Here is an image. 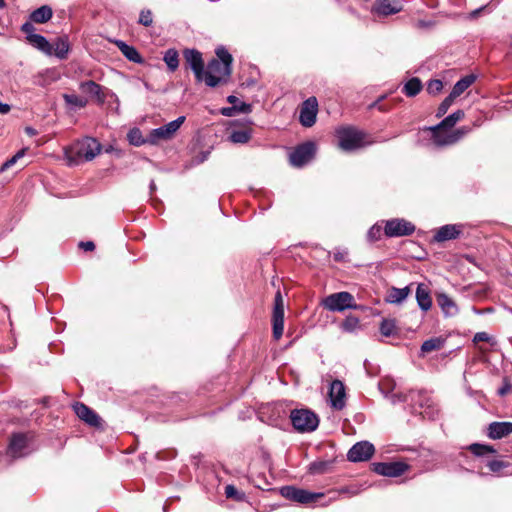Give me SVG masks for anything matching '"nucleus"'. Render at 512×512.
<instances>
[{"mask_svg": "<svg viewBox=\"0 0 512 512\" xmlns=\"http://www.w3.org/2000/svg\"><path fill=\"white\" fill-rule=\"evenodd\" d=\"M102 149L101 144L92 137H85L64 150L65 160L69 166H77L93 160Z\"/></svg>", "mask_w": 512, "mask_h": 512, "instance_id": "f257e3e1", "label": "nucleus"}, {"mask_svg": "<svg viewBox=\"0 0 512 512\" xmlns=\"http://www.w3.org/2000/svg\"><path fill=\"white\" fill-rule=\"evenodd\" d=\"M338 146L346 152L354 151L372 143L367 140V134L352 126H342L336 129Z\"/></svg>", "mask_w": 512, "mask_h": 512, "instance_id": "f03ea898", "label": "nucleus"}, {"mask_svg": "<svg viewBox=\"0 0 512 512\" xmlns=\"http://www.w3.org/2000/svg\"><path fill=\"white\" fill-rule=\"evenodd\" d=\"M258 417L268 425L285 430L288 424L287 404L284 402L267 404L260 408Z\"/></svg>", "mask_w": 512, "mask_h": 512, "instance_id": "7ed1b4c3", "label": "nucleus"}, {"mask_svg": "<svg viewBox=\"0 0 512 512\" xmlns=\"http://www.w3.org/2000/svg\"><path fill=\"white\" fill-rule=\"evenodd\" d=\"M290 422L298 432L309 433L317 429L319 418L309 409H294L290 411Z\"/></svg>", "mask_w": 512, "mask_h": 512, "instance_id": "20e7f679", "label": "nucleus"}, {"mask_svg": "<svg viewBox=\"0 0 512 512\" xmlns=\"http://www.w3.org/2000/svg\"><path fill=\"white\" fill-rule=\"evenodd\" d=\"M32 436L26 433H13L7 447V455L13 459L26 457L34 450Z\"/></svg>", "mask_w": 512, "mask_h": 512, "instance_id": "39448f33", "label": "nucleus"}, {"mask_svg": "<svg viewBox=\"0 0 512 512\" xmlns=\"http://www.w3.org/2000/svg\"><path fill=\"white\" fill-rule=\"evenodd\" d=\"M231 74V67L224 65L217 59H212L204 69L203 81L209 87H216L225 82Z\"/></svg>", "mask_w": 512, "mask_h": 512, "instance_id": "423d86ee", "label": "nucleus"}, {"mask_svg": "<svg viewBox=\"0 0 512 512\" xmlns=\"http://www.w3.org/2000/svg\"><path fill=\"white\" fill-rule=\"evenodd\" d=\"M324 308L332 312H341L355 308L354 297L349 292H338L328 295L322 302Z\"/></svg>", "mask_w": 512, "mask_h": 512, "instance_id": "0eeeda50", "label": "nucleus"}, {"mask_svg": "<svg viewBox=\"0 0 512 512\" xmlns=\"http://www.w3.org/2000/svg\"><path fill=\"white\" fill-rule=\"evenodd\" d=\"M272 331L273 338L276 341L282 337L284 331V303L280 290L276 292L274 298Z\"/></svg>", "mask_w": 512, "mask_h": 512, "instance_id": "6e6552de", "label": "nucleus"}, {"mask_svg": "<svg viewBox=\"0 0 512 512\" xmlns=\"http://www.w3.org/2000/svg\"><path fill=\"white\" fill-rule=\"evenodd\" d=\"M316 146L313 142H305L297 146L290 153V164L295 167H303L308 164L315 156Z\"/></svg>", "mask_w": 512, "mask_h": 512, "instance_id": "1a4fd4ad", "label": "nucleus"}, {"mask_svg": "<svg viewBox=\"0 0 512 512\" xmlns=\"http://www.w3.org/2000/svg\"><path fill=\"white\" fill-rule=\"evenodd\" d=\"M318 114V101L317 98L312 96L306 99L299 109V122L303 127H312L317 120Z\"/></svg>", "mask_w": 512, "mask_h": 512, "instance_id": "9d476101", "label": "nucleus"}, {"mask_svg": "<svg viewBox=\"0 0 512 512\" xmlns=\"http://www.w3.org/2000/svg\"><path fill=\"white\" fill-rule=\"evenodd\" d=\"M185 121V116H179L177 119L159 127L153 129L150 132L149 142L155 144L159 140H168L171 139L177 130L181 127V125Z\"/></svg>", "mask_w": 512, "mask_h": 512, "instance_id": "9b49d317", "label": "nucleus"}, {"mask_svg": "<svg viewBox=\"0 0 512 512\" xmlns=\"http://www.w3.org/2000/svg\"><path fill=\"white\" fill-rule=\"evenodd\" d=\"M373 471L386 477H398L404 474L409 465L402 461L396 462H377L372 464Z\"/></svg>", "mask_w": 512, "mask_h": 512, "instance_id": "f8f14e48", "label": "nucleus"}, {"mask_svg": "<svg viewBox=\"0 0 512 512\" xmlns=\"http://www.w3.org/2000/svg\"><path fill=\"white\" fill-rule=\"evenodd\" d=\"M375 448L368 441H361L354 444L347 453V459L351 462L368 461L374 454Z\"/></svg>", "mask_w": 512, "mask_h": 512, "instance_id": "ddd939ff", "label": "nucleus"}, {"mask_svg": "<svg viewBox=\"0 0 512 512\" xmlns=\"http://www.w3.org/2000/svg\"><path fill=\"white\" fill-rule=\"evenodd\" d=\"M415 231V226L404 219H392L386 222L385 235L388 237H400L411 235Z\"/></svg>", "mask_w": 512, "mask_h": 512, "instance_id": "4468645a", "label": "nucleus"}, {"mask_svg": "<svg viewBox=\"0 0 512 512\" xmlns=\"http://www.w3.org/2000/svg\"><path fill=\"white\" fill-rule=\"evenodd\" d=\"M186 64L194 72L195 78L198 82L203 81L204 77V62L202 54L196 49H185L183 52Z\"/></svg>", "mask_w": 512, "mask_h": 512, "instance_id": "2eb2a0df", "label": "nucleus"}, {"mask_svg": "<svg viewBox=\"0 0 512 512\" xmlns=\"http://www.w3.org/2000/svg\"><path fill=\"white\" fill-rule=\"evenodd\" d=\"M345 387L340 380L332 381L329 389V398L331 406L337 410H341L345 406Z\"/></svg>", "mask_w": 512, "mask_h": 512, "instance_id": "dca6fc26", "label": "nucleus"}, {"mask_svg": "<svg viewBox=\"0 0 512 512\" xmlns=\"http://www.w3.org/2000/svg\"><path fill=\"white\" fill-rule=\"evenodd\" d=\"M324 497V493H313L304 489H297L290 486V500L301 503H316L320 498Z\"/></svg>", "mask_w": 512, "mask_h": 512, "instance_id": "f3484780", "label": "nucleus"}, {"mask_svg": "<svg viewBox=\"0 0 512 512\" xmlns=\"http://www.w3.org/2000/svg\"><path fill=\"white\" fill-rule=\"evenodd\" d=\"M462 228H463L462 225H457V224L444 225L436 231V233L434 235V241L444 242V241L456 239L462 233Z\"/></svg>", "mask_w": 512, "mask_h": 512, "instance_id": "a211bd4d", "label": "nucleus"}, {"mask_svg": "<svg viewBox=\"0 0 512 512\" xmlns=\"http://www.w3.org/2000/svg\"><path fill=\"white\" fill-rule=\"evenodd\" d=\"M76 415L87 424L98 427L100 425V417L87 405L83 403H76L74 405Z\"/></svg>", "mask_w": 512, "mask_h": 512, "instance_id": "6ab92c4d", "label": "nucleus"}, {"mask_svg": "<svg viewBox=\"0 0 512 512\" xmlns=\"http://www.w3.org/2000/svg\"><path fill=\"white\" fill-rule=\"evenodd\" d=\"M401 11V6L397 0H376L373 12L379 16H388Z\"/></svg>", "mask_w": 512, "mask_h": 512, "instance_id": "aec40b11", "label": "nucleus"}, {"mask_svg": "<svg viewBox=\"0 0 512 512\" xmlns=\"http://www.w3.org/2000/svg\"><path fill=\"white\" fill-rule=\"evenodd\" d=\"M437 304L446 317H453L458 314L459 308L455 301L445 293L436 295Z\"/></svg>", "mask_w": 512, "mask_h": 512, "instance_id": "412c9836", "label": "nucleus"}, {"mask_svg": "<svg viewBox=\"0 0 512 512\" xmlns=\"http://www.w3.org/2000/svg\"><path fill=\"white\" fill-rule=\"evenodd\" d=\"M416 301L422 311H428L432 307V298L429 287L424 283H419L416 289Z\"/></svg>", "mask_w": 512, "mask_h": 512, "instance_id": "4be33fe9", "label": "nucleus"}, {"mask_svg": "<svg viewBox=\"0 0 512 512\" xmlns=\"http://www.w3.org/2000/svg\"><path fill=\"white\" fill-rule=\"evenodd\" d=\"M512 433V422H492L488 427L491 439H501Z\"/></svg>", "mask_w": 512, "mask_h": 512, "instance_id": "5701e85b", "label": "nucleus"}, {"mask_svg": "<svg viewBox=\"0 0 512 512\" xmlns=\"http://www.w3.org/2000/svg\"><path fill=\"white\" fill-rule=\"evenodd\" d=\"M396 387L395 382L392 379H383L379 383V389L381 393L386 397H390L393 404L397 402L405 401V397L400 393H393Z\"/></svg>", "mask_w": 512, "mask_h": 512, "instance_id": "b1692460", "label": "nucleus"}, {"mask_svg": "<svg viewBox=\"0 0 512 512\" xmlns=\"http://www.w3.org/2000/svg\"><path fill=\"white\" fill-rule=\"evenodd\" d=\"M410 293V286H406L404 288L391 287L387 291L385 300L391 304H401L406 300Z\"/></svg>", "mask_w": 512, "mask_h": 512, "instance_id": "393cba45", "label": "nucleus"}, {"mask_svg": "<svg viewBox=\"0 0 512 512\" xmlns=\"http://www.w3.org/2000/svg\"><path fill=\"white\" fill-rule=\"evenodd\" d=\"M475 80L476 76L474 74H468L462 77L459 81L455 83L450 94H452V97H459L462 93L465 92L466 89H468L475 82Z\"/></svg>", "mask_w": 512, "mask_h": 512, "instance_id": "a878e982", "label": "nucleus"}, {"mask_svg": "<svg viewBox=\"0 0 512 512\" xmlns=\"http://www.w3.org/2000/svg\"><path fill=\"white\" fill-rule=\"evenodd\" d=\"M116 45L118 46V48L120 49L122 54L129 61L134 62V63H138V64L143 62V58L141 57L139 52L133 46H130V45L126 44L125 42L121 41V40L116 41Z\"/></svg>", "mask_w": 512, "mask_h": 512, "instance_id": "bb28decb", "label": "nucleus"}, {"mask_svg": "<svg viewBox=\"0 0 512 512\" xmlns=\"http://www.w3.org/2000/svg\"><path fill=\"white\" fill-rule=\"evenodd\" d=\"M428 129L432 132V141L437 147L453 145V143H450V133H442L440 131L441 129H444L443 127H438V125H436L434 127H429Z\"/></svg>", "mask_w": 512, "mask_h": 512, "instance_id": "cd10ccee", "label": "nucleus"}, {"mask_svg": "<svg viewBox=\"0 0 512 512\" xmlns=\"http://www.w3.org/2000/svg\"><path fill=\"white\" fill-rule=\"evenodd\" d=\"M79 88L83 93L90 94V95L94 96L95 98H97L98 101H100V102L104 101V95L102 93V88L96 82H94L92 80L81 82L79 85Z\"/></svg>", "mask_w": 512, "mask_h": 512, "instance_id": "c85d7f7f", "label": "nucleus"}, {"mask_svg": "<svg viewBox=\"0 0 512 512\" xmlns=\"http://www.w3.org/2000/svg\"><path fill=\"white\" fill-rule=\"evenodd\" d=\"M53 15L51 7L43 5L30 14V20L34 23H45L51 19Z\"/></svg>", "mask_w": 512, "mask_h": 512, "instance_id": "c756f323", "label": "nucleus"}, {"mask_svg": "<svg viewBox=\"0 0 512 512\" xmlns=\"http://www.w3.org/2000/svg\"><path fill=\"white\" fill-rule=\"evenodd\" d=\"M52 45V54L59 59H65L68 55L70 46L66 37L58 38Z\"/></svg>", "mask_w": 512, "mask_h": 512, "instance_id": "7c9ffc66", "label": "nucleus"}, {"mask_svg": "<svg viewBox=\"0 0 512 512\" xmlns=\"http://www.w3.org/2000/svg\"><path fill=\"white\" fill-rule=\"evenodd\" d=\"M445 345V339L442 337H434L427 339L421 345V353L427 354L433 351H438L442 349Z\"/></svg>", "mask_w": 512, "mask_h": 512, "instance_id": "2f4dec72", "label": "nucleus"}, {"mask_svg": "<svg viewBox=\"0 0 512 512\" xmlns=\"http://www.w3.org/2000/svg\"><path fill=\"white\" fill-rule=\"evenodd\" d=\"M32 39L28 41L32 46L37 48L38 50L42 51L43 53L47 55H52V45L48 42V40L40 35H32Z\"/></svg>", "mask_w": 512, "mask_h": 512, "instance_id": "473e14b6", "label": "nucleus"}, {"mask_svg": "<svg viewBox=\"0 0 512 512\" xmlns=\"http://www.w3.org/2000/svg\"><path fill=\"white\" fill-rule=\"evenodd\" d=\"M381 335L385 337L396 336L399 333V329L395 319H383L379 327Z\"/></svg>", "mask_w": 512, "mask_h": 512, "instance_id": "72a5a7b5", "label": "nucleus"}, {"mask_svg": "<svg viewBox=\"0 0 512 512\" xmlns=\"http://www.w3.org/2000/svg\"><path fill=\"white\" fill-rule=\"evenodd\" d=\"M421 90H422V83L416 77L408 80L403 87V93L408 97L416 96Z\"/></svg>", "mask_w": 512, "mask_h": 512, "instance_id": "f704fd0d", "label": "nucleus"}, {"mask_svg": "<svg viewBox=\"0 0 512 512\" xmlns=\"http://www.w3.org/2000/svg\"><path fill=\"white\" fill-rule=\"evenodd\" d=\"M251 138V129L233 130L229 136L231 142L245 144Z\"/></svg>", "mask_w": 512, "mask_h": 512, "instance_id": "c9c22d12", "label": "nucleus"}, {"mask_svg": "<svg viewBox=\"0 0 512 512\" xmlns=\"http://www.w3.org/2000/svg\"><path fill=\"white\" fill-rule=\"evenodd\" d=\"M168 69L174 72L179 66V55L175 49H168L163 57Z\"/></svg>", "mask_w": 512, "mask_h": 512, "instance_id": "e433bc0d", "label": "nucleus"}, {"mask_svg": "<svg viewBox=\"0 0 512 512\" xmlns=\"http://www.w3.org/2000/svg\"><path fill=\"white\" fill-rule=\"evenodd\" d=\"M464 118V112L462 110H457L444 118L439 124L438 127L443 128H451L453 127L458 121Z\"/></svg>", "mask_w": 512, "mask_h": 512, "instance_id": "4c0bfd02", "label": "nucleus"}, {"mask_svg": "<svg viewBox=\"0 0 512 512\" xmlns=\"http://www.w3.org/2000/svg\"><path fill=\"white\" fill-rule=\"evenodd\" d=\"M235 112L249 113L251 112V105L245 102H240V105H233L221 110L222 115L231 117Z\"/></svg>", "mask_w": 512, "mask_h": 512, "instance_id": "58836bf2", "label": "nucleus"}, {"mask_svg": "<svg viewBox=\"0 0 512 512\" xmlns=\"http://www.w3.org/2000/svg\"><path fill=\"white\" fill-rule=\"evenodd\" d=\"M65 103L73 108H83L87 104V100L76 94H63Z\"/></svg>", "mask_w": 512, "mask_h": 512, "instance_id": "ea45409f", "label": "nucleus"}, {"mask_svg": "<svg viewBox=\"0 0 512 512\" xmlns=\"http://www.w3.org/2000/svg\"><path fill=\"white\" fill-rule=\"evenodd\" d=\"M469 450L476 456H485L496 453L492 446L479 443L471 444L469 446Z\"/></svg>", "mask_w": 512, "mask_h": 512, "instance_id": "a19ab883", "label": "nucleus"}, {"mask_svg": "<svg viewBox=\"0 0 512 512\" xmlns=\"http://www.w3.org/2000/svg\"><path fill=\"white\" fill-rule=\"evenodd\" d=\"M332 462L330 461H314L309 465L311 474H324L329 471Z\"/></svg>", "mask_w": 512, "mask_h": 512, "instance_id": "79ce46f5", "label": "nucleus"}, {"mask_svg": "<svg viewBox=\"0 0 512 512\" xmlns=\"http://www.w3.org/2000/svg\"><path fill=\"white\" fill-rule=\"evenodd\" d=\"M127 138L129 143L134 146H140L145 143L142 133L138 128L131 129L127 134Z\"/></svg>", "mask_w": 512, "mask_h": 512, "instance_id": "37998d69", "label": "nucleus"}, {"mask_svg": "<svg viewBox=\"0 0 512 512\" xmlns=\"http://www.w3.org/2000/svg\"><path fill=\"white\" fill-rule=\"evenodd\" d=\"M216 55L217 60H219L224 65L231 67L233 61L232 56L224 47L217 48Z\"/></svg>", "mask_w": 512, "mask_h": 512, "instance_id": "c03bdc74", "label": "nucleus"}, {"mask_svg": "<svg viewBox=\"0 0 512 512\" xmlns=\"http://www.w3.org/2000/svg\"><path fill=\"white\" fill-rule=\"evenodd\" d=\"M225 495L227 498L234 499L237 501H242L245 498V494L239 492L234 485H227L225 487Z\"/></svg>", "mask_w": 512, "mask_h": 512, "instance_id": "a18cd8bd", "label": "nucleus"}, {"mask_svg": "<svg viewBox=\"0 0 512 512\" xmlns=\"http://www.w3.org/2000/svg\"><path fill=\"white\" fill-rule=\"evenodd\" d=\"M455 97H452V94H449L442 102L441 104L439 105L438 107V110H437V114L436 116L437 117H442L444 114H446V112L448 111V109L450 108V106L453 104V102L455 101Z\"/></svg>", "mask_w": 512, "mask_h": 512, "instance_id": "49530a36", "label": "nucleus"}, {"mask_svg": "<svg viewBox=\"0 0 512 512\" xmlns=\"http://www.w3.org/2000/svg\"><path fill=\"white\" fill-rule=\"evenodd\" d=\"M359 325V320L356 317H347L341 324V328L346 332L354 331Z\"/></svg>", "mask_w": 512, "mask_h": 512, "instance_id": "de8ad7c7", "label": "nucleus"}, {"mask_svg": "<svg viewBox=\"0 0 512 512\" xmlns=\"http://www.w3.org/2000/svg\"><path fill=\"white\" fill-rule=\"evenodd\" d=\"M382 227L378 224L373 225L367 232V239L370 242H375L381 238Z\"/></svg>", "mask_w": 512, "mask_h": 512, "instance_id": "09e8293b", "label": "nucleus"}, {"mask_svg": "<svg viewBox=\"0 0 512 512\" xmlns=\"http://www.w3.org/2000/svg\"><path fill=\"white\" fill-rule=\"evenodd\" d=\"M443 88V83L439 79H432L427 84V92L431 95L438 94Z\"/></svg>", "mask_w": 512, "mask_h": 512, "instance_id": "8fccbe9b", "label": "nucleus"}, {"mask_svg": "<svg viewBox=\"0 0 512 512\" xmlns=\"http://www.w3.org/2000/svg\"><path fill=\"white\" fill-rule=\"evenodd\" d=\"M486 465L493 473H499L503 468L507 467L506 462L495 459L487 461Z\"/></svg>", "mask_w": 512, "mask_h": 512, "instance_id": "3c124183", "label": "nucleus"}, {"mask_svg": "<svg viewBox=\"0 0 512 512\" xmlns=\"http://www.w3.org/2000/svg\"><path fill=\"white\" fill-rule=\"evenodd\" d=\"M470 131L467 127L458 128L452 132H450L451 140L450 143H457L463 136H465Z\"/></svg>", "mask_w": 512, "mask_h": 512, "instance_id": "603ef678", "label": "nucleus"}, {"mask_svg": "<svg viewBox=\"0 0 512 512\" xmlns=\"http://www.w3.org/2000/svg\"><path fill=\"white\" fill-rule=\"evenodd\" d=\"M153 18L150 10H142L139 16V23L143 26L149 27L152 25Z\"/></svg>", "mask_w": 512, "mask_h": 512, "instance_id": "864d4df0", "label": "nucleus"}, {"mask_svg": "<svg viewBox=\"0 0 512 512\" xmlns=\"http://www.w3.org/2000/svg\"><path fill=\"white\" fill-rule=\"evenodd\" d=\"M21 30L23 33L26 34V38L28 41H30V39H32V35H37L35 33V27L33 26V24L31 22H25L22 27H21Z\"/></svg>", "mask_w": 512, "mask_h": 512, "instance_id": "5fc2aeb1", "label": "nucleus"}, {"mask_svg": "<svg viewBox=\"0 0 512 512\" xmlns=\"http://www.w3.org/2000/svg\"><path fill=\"white\" fill-rule=\"evenodd\" d=\"M24 155V150H21L19 152H17L12 158H10L9 160H7L3 165H2V168L1 170H6L8 169L9 167H11L12 165H14L16 163V161L21 158L22 156Z\"/></svg>", "mask_w": 512, "mask_h": 512, "instance_id": "6e6d98bb", "label": "nucleus"}, {"mask_svg": "<svg viewBox=\"0 0 512 512\" xmlns=\"http://www.w3.org/2000/svg\"><path fill=\"white\" fill-rule=\"evenodd\" d=\"M489 340L490 336L486 332L476 333L473 339L474 342H488Z\"/></svg>", "mask_w": 512, "mask_h": 512, "instance_id": "4d7b16f0", "label": "nucleus"}, {"mask_svg": "<svg viewBox=\"0 0 512 512\" xmlns=\"http://www.w3.org/2000/svg\"><path fill=\"white\" fill-rule=\"evenodd\" d=\"M340 493H351L352 495H355L356 491H350L348 488H343L339 491H331V492H329V494H332L333 496L329 498V502L332 500H335L337 495Z\"/></svg>", "mask_w": 512, "mask_h": 512, "instance_id": "13d9d810", "label": "nucleus"}, {"mask_svg": "<svg viewBox=\"0 0 512 512\" xmlns=\"http://www.w3.org/2000/svg\"><path fill=\"white\" fill-rule=\"evenodd\" d=\"M79 247L84 251H93L95 249V244L92 241L80 242Z\"/></svg>", "mask_w": 512, "mask_h": 512, "instance_id": "bf43d9fd", "label": "nucleus"}, {"mask_svg": "<svg viewBox=\"0 0 512 512\" xmlns=\"http://www.w3.org/2000/svg\"><path fill=\"white\" fill-rule=\"evenodd\" d=\"M10 109L8 104L0 102V114H7Z\"/></svg>", "mask_w": 512, "mask_h": 512, "instance_id": "052dcab7", "label": "nucleus"}, {"mask_svg": "<svg viewBox=\"0 0 512 512\" xmlns=\"http://www.w3.org/2000/svg\"><path fill=\"white\" fill-rule=\"evenodd\" d=\"M510 389H511V386L509 384H505L503 387H501L499 389V394L503 396V395L507 394L510 391Z\"/></svg>", "mask_w": 512, "mask_h": 512, "instance_id": "680f3d73", "label": "nucleus"}, {"mask_svg": "<svg viewBox=\"0 0 512 512\" xmlns=\"http://www.w3.org/2000/svg\"><path fill=\"white\" fill-rule=\"evenodd\" d=\"M346 255H347V252H338V253L334 254V259L336 261H342Z\"/></svg>", "mask_w": 512, "mask_h": 512, "instance_id": "e2e57ef3", "label": "nucleus"}, {"mask_svg": "<svg viewBox=\"0 0 512 512\" xmlns=\"http://www.w3.org/2000/svg\"><path fill=\"white\" fill-rule=\"evenodd\" d=\"M278 491L284 498H288V486H282Z\"/></svg>", "mask_w": 512, "mask_h": 512, "instance_id": "0e129e2a", "label": "nucleus"}, {"mask_svg": "<svg viewBox=\"0 0 512 512\" xmlns=\"http://www.w3.org/2000/svg\"><path fill=\"white\" fill-rule=\"evenodd\" d=\"M227 100H228L229 103L232 104V106L233 105H240V103H238V99L235 96H233V95L228 96Z\"/></svg>", "mask_w": 512, "mask_h": 512, "instance_id": "69168bd1", "label": "nucleus"}, {"mask_svg": "<svg viewBox=\"0 0 512 512\" xmlns=\"http://www.w3.org/2000/svg\"><path fill=\"white\" fill-rule=\"evenodd\" d=\"M25 132L29 135V136H35L37 134V131L32 128V127H26L25 128Z\"/></svg>", "mask_w": 512, "mask_h": 512, "instance_id": "338daca9", "label": "nucleus"}, {"mask_svg": "<svg viewBox=\"0 0 512 512\" xmlns=\"http://www.w3.org/2000/svg\"><path fill=\"white\" fill-rule=\"evenodd\" d=\"M483 9H485V6H483V7L479 8V9H475L474 11H472V12L470 13V16H471L472 18L477 17V16L479 15V13H480Z\"/></svg>", "mask_w": 512, "mask_h": 512, "instance_id": "774afa93", "label": "nucleus"}]
</instances>
